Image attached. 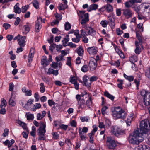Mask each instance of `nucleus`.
I'll list each match as a JSON object with an SVG mask.
<instances>
[{"mask_svg":"<svg viewBox=\"0 0 150 150\" xmlns=\"http://www.w3.org/2000/svg\"><path fill=\"white\" fill-rule=\"evenodd\" d=\"M144 139L143 134L136 130L134 132L133 135H129V143L133 144H138Z\"/></svg>","mask_w":150,"mask_h":150,"instance_id":"obj_1","label":"nucleus"},{"mask_svg":"<svg viewBox=\"0 0 150 150\" xmlns=\"http://www.w3.org/2000/svg\"><path fill=\"white\" fill-rule=\"evenodd\" d=\"M150 129V124L149 120L145 119L141 121L140 123V129L137 130L139 132L143 134L146 135L147 132Z\"/></svg>","mask_w":150,"mask_h":150,"instance_id":"obj_2","label":"nucleus"},{"mask_svg":"<svg viewBox=\"0 0 150 150\" xmlns=\"http://www.w3.org/2000/svg\"><path fill=\"white\" fill-rule=\"evenodd\" d=\"M40 127L38 130V140H44L46 139V138L45 136V133L46 132L45 122L40 121Z\"/></svg>","mask_w":150,"mask_h":150,"instance_id":"obj_3","label":"nucleus"},{"mask_svg":"<svg viewBox=\"0 0 150 150\" xmlns=\"http://www.w3.org/2000/svg\"><path fill=\"white\" fill-rule=\"evenodd\" d=\"M112 112L113 117L116 119H124L127 115L126 112L118 107H115Z\"/></svg>","mask_w":150,"mask_h":150,"instance_id":"obj_4","label":"nucleus"},{"mask_svg":"<svg viewBox=\"0 0 150 150\" xmlns=\"http://www.w3.org/2000/svg\"><path fill=\"white\" fill-rule=\"evenodd\" d=\"M142 97L143 103L146 106L150 105V92L144 90H142L140 92Z\"/></svg>","mask_w":150,"mask_h":150,"instance_id":"obj_5","label":"nucleus"},{"mask_svg":"<svg viewBox=\"0 0 150 150\" xmlns=\"http://www.w3.org/2000/svg\"><path fill=\"white\" fill-rule=\"evenodd\" d=\"M107 145L109 149H113L116 146V144L115 141L112 138L109 137L107 138Z\"/></svg>","mask_w":150,"mask_h":150,"instance_id":"obj_6","label":"nucleus"},{"mask_svg":"<svg viewBox=\"0 0 150 150\" xmlns=\"http://www.w3.org/2000/svg\"><path fill=\"white\" fill-rule=\"evenodd\" d=\"M108 18V23L111 27L114 28L115 25V16L112 14H110Z\"/></svg>","mask_w":150,"mask_h":150,"instance_id":"obj_7","label":"nucleus"},{"mask_svg":"<svg viewBox=\"0 0 150 150\" xmlns=\"http://www.w3.org/2000/svg\"><path fill=\"white\" fill-rule=\"evenodd\" d=\"M123 15L127 19L132 17V13L131 10L129 8H125L123 9Z\"/></svg>","mask_w":150,"mask_h":150,"instance_id":"obj_8","label":"nucleus"},{"mask_svg":"<svg viewBox=\"0 0 150 150\" xmlns=\"http://www.w3.org/2000/svg\"><path fill=\"white\" fill-rule=\"evenodd\" d=\"M97 62L95 58H92L89 62V66L90 70L91 71L94 70L97 66Z\"/></svg>","mask_w":150,"mask_h":150,"instance_id":"obj_9","label":"nucleus"},{"mask_svg":"<svg viewBox=\"0 0 150 150\" xmlns=\"http://www.w3.org/2000/svg\"><path fill=\"white\" fill-rule=\"evenodd\" d=\"M41 21H42V18L40 17L38 18L36 21L35 29L37 32H38L41 28L42 26L40 25V23Z\"/></svg>","mask_w":150,"mask_h":150,"instance_id":"obj_10","label":"nucleus"},{"mask_svg":"<svg viewBox=\"0 0 150 150\" xmlns=\"http://www.w3.org/2000/svg\"><path fill=\"white\" fill-rule=\"evenodd\" d=\"M84 93L85 95L88 97V99L86 101V104L87 106L89 107L91 105L92 103L91 95L89 93H87L85 91H84Z\"/></svg>","mask_w":150,"mask_h":150,"instance_id":"obj_11","label":"nucleus"},{"mask_svg":"<svg viewBox=\"0 0 150 150\" xmlns=\"http://www.w3.org/2000/svg\"><path fill=\"white\" fill-rule=\"evenodd\" d=\"M89 79L88 76H84L83 77V81L85 86H86L89 87L91 84L90 79L89 80Z\"/></svg>","mask_w":150,"mask_h":150,"instance_id":"obj_12","label":"nucleus"},{"mask_svg":"<svg viewBox=\"0 0 150 150\" xmlns=\"http://www.w3.org/2000/svg\"><path fill=\"white\" fill-rule=\"evenodd\" d=\"M64 4H59L58 6V8L59 10H64L67 7V0H64Z\"/></svg>","mask_w":150,"mask_h":150,"instance_id":"obj_13","label":"nucleus"},{"mask_svg":"<svg viewBox=\"0 0 150 150\" xmlns=\"http://www.w3.org/2000/svg\"><path fill=\"white\" fill-rule=\"evenodd\" d=\"M25 36H21L20 39H19L18 44L21 47H23L25 45Z\"/></svg>","mask_w":150,"mask_h":150,"instance_id":"obj_14","label":"nucleus"},{"mask_svg":"<svg viewBox=\"0 0 150 150\" xmlns=\"http://www.w3.org/2000/svg\"><path fill=\"white\" fill-rule=\"evenodd\" d=\"M87 51L90 54L94 55L97 53V48L93 47H91L88 48L87 49Z\"/></svg>","mask_w":150,"mask_h":150,"instance_id":"obj_15","label":"nucleus"},{"mask_svg":"<svg viewBox=\"0 0 150 150\" xmlns=\"http://www.w3.org/2000/svg\"><path fill=\"white\" fill-rule=\"evenodd\" d=\"M35 53V49L33 48H31L28 55V60L29 62H31L32 61Z\"/></svg>","mask_w":150,"mask_h":150,"instance_id":"obj_16","label":"nucleus"},{"mask_svg":"<svg viewBox=\"0 0 150 150\" xmlns=\"http://www.w3.org/2000/svg\"><path fill=\"white\" fill-rule=\"evenodd\" d=\"M47 74L49 75L53 74L56 76L58 74V71L57 70H54L50 68L48 69V71L47 72Z\"/></svg>","mask_w":150,"mask_h":150,"instance_id":"obj_17","label":"nucleus"},{"mask_svg":"<svg viewBox=\"0 0 150 150\" xmlns=\"http://www.w3.org/2000/svg\"><path fill=\"white\" fill-rule=\"evenodd\" d=\"M78 103L79 106V108L81 109L84 108L86 107V104H85V101L84 99H82L81 100H79Z\"/></svg>","mask_w":150,"mask_h":150,"instance_id":"obj_18","label":"nucleus"},{"mask_svg":"<svg viewBox=\"0 0 150 150\" xmlns=\"http://www.w3.org/2000/svg\"><path fill=\"white\" fill-rule=\"evenodd\" d=\"M98 5L95 4H93L91 5L88 8L87 11H91L92 10H96L98 8Z\"/></svg>","mask_w":150,"mask_h":150,"instance_id":"obj_19","label":"nucleus"},{"mask_svg":"<svg viewBox=\"0 0 150 150\" xmlns=\"http://www.w3.org/2000/svg\"><path fill=\"white\" fill-rule=\"evenodd\" d=\"M19 4L18 3H17L16 4V5L14 6V12L17 13L19 14L21 12V9H20L19 7Z\"/></svg>","mask_w":150,"mask_h":150,"instance_id":"obj_20","label":"nucleus"},{"mask_svg":"<svg viewBox=\"0 0 150 150\" xmlns=\"http://www.w3.org/2000/svg\"><path fill=\"white\" fill-rule=\"evenodd\" d=\"M84 16L85 18L82 19L81 22V23L82 25H85L86 23L89 20L88 14V13H85Z\"/></svg>","mask_w":150,"mask_h":150,"instance_id":"obj_21","label":"nucleus"},{"mask_svg":"<svg viewBox=\"0 0 150 150\" xmlns=\"http://www.w3.org/2000/svg\"><path fill=\"white\" fill-rule=\"evenodd\" d=\"M41 64L44 66L49 65V63L47 60V58L46 56H43L41 60Z\"/></svg>","mask_w":150,"mask_h":150,"instance_id":"obj_22","label":"nucleus"},{"mask_svg":"<svg viewBox=\"0 0 150 150\" xmlns=\"http://www.w3.org/2000/svg\"><path fill=\"white\" fill-rule=\"evenodd\" d=\"M81 128H79V133L80 137L82 140H85L86 139V134L85 133L81 132Z\"/></svg>","mask_w":150,"mask_h":150,"instance_id":"obj_23","label":"nucleus"},{"mask_svg":"<svg viewBox=\"0 0 150 150\" xmlns=\"http://www.w3.org/2000/svg\"><path fill=\"white\" fill-rule=\"evenodd\" d=\"M17 122V123L21 126L23 129L25 130L27 129L26 124L25 123L20 120H18Z\"/></svg>","mask_w":150,"mask_h":150,"instance_id":"obj_24","label":"nucleus"},{"mask_svg":"<svg viewBox=\"0 0 150 150\" xmlns=\"http://www.w3.org/2000/svg\"><path fill=\"white\" fill-rule=\"evenodd\" d=\"M77 53L80 56H82L83 54L84 50L81 46H79L77 50Z\"/></svg>","mask_w":150,"mask_h":150,"instance_id":"obj_25","label":"nucleus"},{"mask_svg":"<svg viewBox=\"0 0 150 150\" xmlns=\"http://www.w3.org/2000/svg\"><path fill=\"white\" fill-rule=\"evenodd\" d=\"M69 35H66L65 37L64 38V40L62 41L63 46L64 47L67 46L66 44L69 41Z\"/></svg>","mask_w":150,"mask_h":150,"instance_id":"obj_26","label":"nucleus"},{"mask_svg":"<svg viewBox=\"0 0 150 150\" xmlns=\"http://www.w3.org/2000/svg\"><path fill=\"white\" fill-rule=\"evenodd\" d=\"M22 91L24 93L26 96H30L32 95V91L30 90H27L25 88H23L22 89Z\"/></svg>","mask_w":150,"mask_h":150,"instance_id":"obj_27","label":"nucleus"},{"mask_svg":"<svg viewBox=\"0 0 150 150\" xmlns=\"http://www.w3.org/2000/svg\"><path fill=\"white\" fill-rule=\"evenodd\" d=\"M77 79L74 76H71L69 79V81L72 84L75 83L77 82Z\"/></svg>","mask_w":150,"mask_h":150,"instance_id":"obj_28","label":"nucleus"},{"mask_svg":"<svg viewBox=\"0 0 150 150\" xmlns=\"http://www.w3.org/2000/svg\"><path fill=\"white\" fill-rule=\"evenodd\" d=\"M123 76L124 78L125 79L128 80L129 82H131L134 80V77L132 76H128L125 74H124Z\"/></svg>","mask_w":150,"mask_h":150,"instance_id":"obj_29","label":"nucleus"},{"mask_svg":"<svg viewBox=\"0 0 150 150\" xmlns=\"http://www.w3.org/2000/svg\"><path fill=\"white\" fill-rule=\"evenodd\" d=\"M25 116L27 118V120H33L34 118L33 115L30 113H26Z\"/></svg>","mask_w":150,"mask_h":150,"instance_id":"obj_30","label":"nucleus"},{"mask_svg":"<svg viewBox=\"0 0 150 150\" xmlns=\"http://www.w3.org/2000/svg\"><path fill=\"white\" fill-rule=\"evenodd\" d=\"M104 94L105 96L109 98L112 100L113 101L114 100L115 97L112 95L109 94L108 92L107 91L105 92Z\"/></svg>","mask_w":150,"mask_h":150,"instance_id":"obj_31","label":"nucleus"},{"mask_svg":"<svg viewBox=\"0 0 150 150\" xmlns=\"http://www.w3.org/2000/svg\"><path fill=\"white\" fill-rule=\"evenodd\" d=\"M111 131L112 133L114 135L117 137V126H115L114 127L111 129Z\"/></svg>","mask_w":150,"mask_h":150,"instance_id":"obj_32","label":"nucleus"},{"mask_svg":"<svg viewBox=\"0 0 150 150\" xmlns=\"http://www.w3.org/2000/svg\"><path fill=\"white\" fill-rule=\"evenodd\" d=\"M117 81L118 82L117 84V86L120 89H123V86L122 85L123 84V80L121 79H118Z\"/></svg>","mask_w":150,"mask_h":150,"instance_id":"obj_33","label":"nucleus"},{"mask_svg":"<svg viewBox=\"0 0 150 150\" xmlns=\"http://www.w3.org/2000/svg\"><path fill=\"white\" fill-rule=\"evenodd\" d=\"M89 119L90 118L87 116L81 117H80V120L82 122H88Z\"/></svg>","mask_w":150,"mask_h":150,"instance_id":"obj_34","label":"nucleus"},{"mask_svg":"<svg viewBox=\"0 0 150 150\" xmlns=\"http://www.w3.org/2000/svg\"><path fill=\"white\" fill-rule=\"evenodd\" d=\"M101 25L104 28L107 27V24H108V21L106 20L102 21L100 23Z\"/></svg>","mask_w":150,"mask_h":150,"instance_id":"obj_35","label":"nucleus"},{"mask_svg":"<svg viewBox=\"0 0 150 150\" xmlns=\"http://www.w3.org/2000/svg\"><path fill=\"white\" fill-rule=\"evenodd\" d=\"M33 6L37 9L39 8V3L37 0H34L32 2Z\"/></svg>","mask_w":150,"mask_h":150,"instance_id":"obj_36","label":"nucleus"},{"mask_svg":"<svg viewBox=\"0 0 150 150\" xmlns=\"http://www.w3.org/2000/svg\"><path fill=\"white\" fill-rule=\"evenodd\" d=\"M146 148L145 145H140L138 147H135L134 150H145L144 149Z\"/></svg>","mask_w":150,"mask_h":150,"instance_id":"obj_37","label":"nucleus"},{"mask_svg":"<svg viewBox=\"0 0 150 150\" xmlns=\"http://www.w3.org/2000/svg\"><path fill=\"white\" fill-rule=\"evenodd\" d=\"M61 63H55V62H52V64H51V66L52 67L54 68H56L58 66H60L61 65Z\"/></svg>","mask_w":150,"mask_h":150,"instance_id":"obj_38","label":"nucleus"},{"mask_svg":"<svg viewBox=\"0 0 150 150\" xmlns=\"http://www.w3.org/2000/svg\"><path fill=\"white\" fill-rule=\"evenodd\" d=\"M117 137L120 135H122L125 132V131L120 128L119 127H117Z\"/></svg>","mask_w":150,"mask_h":150,"instance_id":"obj_39","label":"nucleus"},{"mask_svg":"<svg viewBox=\"0 0 150 150\" xmlns=\"http://www.w3.org/2000/svg\"><path fill=\"white\" fill-rule=\"evenodd\" d=\"M64 27L66 30H69L71 28V25L68 22H67L65 23Z\"/></svg>","mask_w":150,"mask_h":150,"instance_id":"obj_40","label":"nucleus"},{"mask_svg":"<svg viewBox=\"0 0 150 150\" xmlns=\"http://www.w3.org/2000/svg\"><path fill=\"white\" fill-rule=\"evenodd\" d=\"M7 105V102L6 100L4 99H2L1 103L0 105L1 108L5 107Z\"/></svg>","mask_w":150,"mask_h":150,"instance_id":"obj_41","label":"nucleus"},{"mask_svg":"<svg viewBox=\"0 0 150 150\" xmlns=\"http://www.w3.org/2000/svg\"><path fill=\"white\" fill-rule=\"evenodd\" d=\"M34 102V99H30L27 101V103L25 104V106L27 108L29 105H30L33 103Z\"/></svg>","mask_w":150,"mask_h":150,"instance_id":"obj_42","label":"nucleus"},{"mask_svg":"<svg viewBox=\"0 0 150 150\" xmlns=\"http://www.w3.org/2000/svg\"><path fill=\"white\" fill-rule=\"evenodd\" d=\"M106 9L108 12H111L113 11V8L112 6L110 4H108L106 6Z\"/></svg>","mask_w":150,"mask_h":150,"instance_id":"obj_43","label":"nucleus"},{"mask_svg":"<svg viewBox=\"0 0 150 150\" xmlns=\"http://www.w3.org/2000/svg\"><path fill=\"white\" fill-rule=\"evenodd\" d=\"M9 104L10 105H11L12 106H14L16 105V102L13 99L11 96L10 99L9 101Z\"/></svg>","mask_w":150,"mask_h":150,"instance_id":"obj_44","label":"nucleus"},{"mask_svg":"<svg viewBox=\"0 0 150 150\" xmlns=\"http://www.w3.org/2000/svg\"><path fill=\"white\" fill-rule=\"evenodd\" d=\"M29 6L28 5H27L25 6H23L21 8V11H22V13H24L29 8Z\"/></svg>","mask_w":150,"mask_h":150,"instance_id":"obj_45","label":"nucleus"},{"mask_svg":"<svg viewBox=\"0 0 150 150\" xmlns=\"http://www.w3.org/2000/svg\"><path fill=\"white\" fill-rule=\"evenodd\" d=\"M94 135L92 133H91L88 134L90 138L89 142L91 143H93V136Z\"/></svg>","mask_w":150,"mask_h":150,"instance_id":"obj_46","label":"nucleus"},{"mask_svg":"<svg viewBox=\"0 0 150 150\" xmlns=\"http://www.w3.org/2000/svg\"><path fill=\"white\" fill-rule=\"evenodd\" d=\"M36 128L34 126L32 127V131L30 132V134L31 136L34 137H35L36 135L35 133Z\"/></svg>","mask_w":150,"mask_h":150,"instance_id":"obj_47","label":"nucleus"},{"mask_svg":"<svg viewBox=\"0 0 150 150\" xmlns=\"http://www.w3.org/2000/svg\"><path fill=\"white\" fill-rule=\"evenodd\" d=\"M124 4L125 7L127 8H129L132 6L129 1L125 2L124 3Z\"/></svg>","mask_w":150,"mask_h":150,"instance_id":"obj_48","label":"nucleus"},{"mask_svg":"<svg viewBox=\"0 0 150 150\" xmlns=\"http://www.w3.org/2000/svg\"><path fill=\"white\" fill-rule=\"evenodd\" d=\"M108 107L105 106L103 107L101 109V112L102 115H104L105 114H107V112H106V110L108 109Z\"/></svg>","mask_w":150,"mask_h":150,"instance_id":"obj_49","label":"nucleus"},{"mask_svg":"<svg viewBox=\"0 0 150 150\" xmlns=\"http://www.w3.org/2000/svg\"><path fill=\"white\" fill-rule=\"evenodd\" d=\"M40 85L41 86L40 88V91L41 93H44L45 91V89L44 83H40Z\"/></svg>","mask_w":150,"mask_h":150,"instance_id":"obj_50","label":"nucleus"},{"mask_svg":"<svg viewBox=\"0 0 150 150\" xmlns=\"http://www.w3.org/2000/svg\"><path fill=\"white\" fill-rule=\"evenodd\" d=\"M88 67L86 65H85L82 66L81 70L83 72H85L88 71Z\"/></svg>","mask_w":150,"mask_h":150,"instance_id":"obj_51","label":"nucleus"},{"mask_svg":"<svg viewBox=\"0 0 150 150\" xmlns=\"http://www.w3.org/2000/svg\"><path fill=\"white\" fill-rule=\"evenodd\" d=\"M144 11L149 13L150 12V6L148 5L145 6L144 7Z\"/></svg>","mask_w":150,"mask_h":150,"instance_id":"obj_52","label":"nucleus"},{"mask_svg":"<svg viewBox=\"0 0 150 150\" xmlns=\"http://www.w3.org/2000/svg\"><path fill=\"white\" fill-rule=\"evenodd\" d=\"M56 45L55 44H52L51 45L49 48V50L52 52H53V50L55 48Z\"/></svg>","mask_w":150,"mask_h":150,"instance_id":"obj_53","label":"nucleus"},{"mask_svg":"<svg viewBox=\"0 0 150 150\" xmlns=\"http://www.w3.org/2000/svg\"><path fill=\"white\" fill-rule=\"evenodd\" d=\"M23 28L26 33H28L30 30V27L28 25H24L23 26Z\"/></svg>","mask_w":150,"mask_h":150,"instance_id":"obj_54","label":"nucleus"},{"mask_svg":"<svg viewBox=\"0 0 150 150\" xmlns=\"http://www.w3.org/2000/svg\"><path fill=\"white\" fill-rule=\"evenodd\" d=\"M98 79V77L97 76H93L91 77L89 79L90 81L91 82V83L92 82H93L94 81H96L97 79Z\"/></svg>","mask_w":150,"mask_h":150,"instance_id":"obj_55","label":"nucleus"},{"mask_svg":"<svg viewBox=\"0 0 150 150\" xmlns=\"http://www.w3.org/2000/svg\"><path fill=\"white\" fill-rule=\"evenodd\" d=\"M141 0H130L129 1L131 3V4L133 6V4L135 3H141Z\"/></svg>","mask_w":150,"mask_h":150,"instance_id":"obj_56","label":"nucleus"},{"mask_svg":"<svg viewBox=\"0 0 150 150\" xmlns=\"http://www.w3.org/2000/svg\"><path fill=\"white\" fill-rule=\"evenodd\" d=\"M80 37L78 38H73L72 39V40L73 42L76 43H78L79 42L80 40Z\"/></svg>","mask_w":150,"mask_h":150,"instance_id":"obj_57","label":"nucleus"},{"mask_svg":"<svg viewBox=\"0 0 150 150\" xmlns=\"http://www.w3.org/2000/svg\"><path fill=\"white\" fill-rule=\"evenodd\" d=\"M55 16L56 18L57 19L60 21L62 18V16L61 15L59 14L58 13H56L55 15Z\"/></svg>","mask_w":150,"mask_h":150,"instance_id":"obj_58","label":"nucleus"},{"mask_svg":"<svg viewBox=\"0 0 150 150\" xmlns=\"http://www.w3.org/2000/svg\"><path fill=\"white\" fill-rule=\"evenodd\" d=\"M132 8L138 14L139 13L140 11L139 7L137 6H132Z\"/></svg>","mask_w":150,"mask_h":150,"instance_id":"obj_59","label":"nucleus"},{"mask_svg":"<svg viewBox=\"0 0 150 150\" xmlns=\"http://www.w3.org/2000/svg\"><path fill=\"white\" fill-rule=\"evenodd\" d=\"M66 64L69 66H71V57H67V61L66 63Z\"/></svg>","mask_w":150,"mask_h":150,"instance_id":"obj_60","label":"nucleus"},{"mask_svg":"<svg viewBox=\"0 0 150 150\" xmlns=\"http://www.w3.org/2000/svg\"><path fill=\"white\" fill-rule=\"evenodd\" d=\"M53 137L54 139H57L59 138V135L57 132H54L52 133Z\"/></svg>","mask_w":150,"mask_h":150,"instance_id":"obj_61","label":"nucleus"},{"mask_svg":"<svg viewBox=\"0 0 150 150\" xmlns=\"http://www.w3.org/2000/svg\"><path fill=\"white\" fill-rule=\"evenodd\" d=\"M6 110L5 108H1V109L0 110V114L4 115L6 114Z\"/></svg>","mask_w":150,"mask_h":150,"instance_id":"obj_62","label":"nucleus"},{"mask_svg":"<svg viewBox=\"0 0 150 150\" xmlns=\"http://www.w3.org/2000/svg\"><path fill=\"white\" fill-rule=\"evenodd\" d=\"M121 9V8L117 9L116 10V13L117 16H120L122 13Z\"/></svg>","mask_w":150,"mask_h":150,"instance_id":"obj_63","label":"nucleus"},{"mask_svg":"<svg viewBox=\"0 0 150 150\" xmlns=\"http://www.w3.org/2000/svg\"><path fill=\"white\" fill-rule=\"evenodd\" d=\"M11 26L10 24L7 23H4L3 25V27H4L6 30H7Z\"/></svg>","mask_w":150,"mask_h":150,"instance_id":"obj_64","label":"nucleus"}]
</instances>
